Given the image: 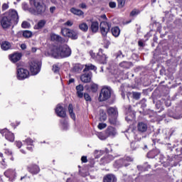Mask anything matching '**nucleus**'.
Wrapping results in <instances>:
<instances>
[{
    "instance_id": "1",
    "label": "nucleus",
    "mask_w": 182,
    "mask_h": 182,
    "mask_svg": "<svg viewBox=\"0 0 182 182\" xmlns=\"http://www.w3.org/2000/svg\"><path fill=\"white\" fill-rule=\"evenodd\" d=\"M19 16H18V12L15 10H10L6 16H4L1 21V25L4 29H8L11 28L12 23H18Z\"/></svg>"
},
{
    "instance_id": "2",
    "label": "nucleus",
    "mask_w": 182,
    "mask_h": 182,
    "mask_svg": "<svg viewBox=\"0 0 182 182\" xmlns=\"http://www.w3.org/2000/svg\"><path fill=\"white\" fill-rule=\"evenodd\" d=\"M51 55L55 59L69 58L72 55V49L67 44L60 45L52 50Z\"/></svg>"
},
{
    "instance_id": "3",
    "label": "nucleus",
    "mask_w": 182,
    "mask_h": 182,
    "mask_svg": "<svg viewBox=\"0 0 182 182\" xmlns=\"http://www.w3.org/2000/svg\"><path fill=\"white\" fill-rule=\"evenodd\" d=\"M111 96H112V88L109 87H105L101 90V92L99 96V100L100 102H105L106 100H108V99H110Z\"/></svg>"
},
{
    "instance_id": "4",
    "label": "nucleus",
    "mask_w": 182,
    "mask_h": 182,
    "mask_svg": "<svg viewBox=\"0 0 182 182\" xmlns=\"http://www.w3.org/2000/svg\"><path fill=\"white\" fill-rule=\"evenodd\" d=\"M61 33L65 38H71V39H77V33L68 28H62Z\"/></svg>"
},
{
    "instance_id": "5",
    "label": "nucleus",
    "mask_w": 182,
    "mask_h": 182,
    "mask_svg": "<svg viewBox=\"0 0 182 182\" xmlns=\"http://www.w3.org/2000/svg\"><path fill=\"white\" fill-rule=\"evenodd\" d=\"M41 71V62L33 61L30 64V72L32 75H38Z\"/></svg>"
},
{
    "instance_id": "6",
    "label": "nucleus",
    "mask_w": 182,
    "mask_h": 182,
    "mask_svg": "<svg viewBox=\"0 0 182 182\" xmlns=\"http://www.w3.org/2000/svg\"><path fill=\"white\" fill-rule=\"evenodd\" d=\"M29 77V71L25 68H18L17 69V79L18 80H23Z\"/></svg>"
},
{
    "instance_id": "7",
    "label": "nucleus",
    "mask_w": 182,
    "mask_h": 182,
    "mask_svg": "<svg viewBox=\"0 0 182 182\" xmlns=\"http://www.w3.org/2000/svg\"><path fill=\"white\" fill-rule=\"evenodd\" d=\"M33 5L38 15H42V14H44L45 11H46L45 6L41 3V0H34Z\"/></svg>"
},
{
    "instance_id": "8",
    "label": "nucleus",
    "mask_w": 182,
    "mask_h": 182,
    "mask_svg": "<svg viewBox=\"0 0 182 182\" xmlns=\"http://www.w3.org/2000/svg\"><path fill=\"white\" fill-rule=\"evenodd\" d=\"M102 36H106L110 30V24L106 21H102L100 25Z\"/></svg>"
},
{
    "instance_id": "9",
    "label": "nucleus",
    "mask_w": 182,
    "mask_h": 182,
    "mask_svg": "<svg viewBox=\"0 0 182 182\" xmlns=\"http://www.w3.org/2000/svg\"><path fill=\"white\" fill-rule=\"evenodd\" d=\"M0 133L3 136H5L6 140H9V141H14L15 140V136H14V134H12L6 129L1 130Z\"/></svg>"
},
{
    "instance_id": "10",
    "label": "nucleus",
    "mask_w": 182,
    "mask_h": 182,
    "mask_svg": "<svg viewBox=\"0 0 182 182\" xmlns=\"http://www.w3.org/2000/svg\"><path fill=\"white\" fill-rule=\"evenodd\" d=\"M4 176L9 178L10 181H14L16 178V172L15 169H8L4 172Z\"/></svg>"
},
{
    "instance_id": "11",
    "label": "nucleus",
    "mask_w": 182,
    "mask_h": 182,
    "mask_svg": "<svg viewBox=\"0 0 182 182\" xmlns=\"http://www.w3.org/2000/svg\"><path fill=\"white\" fill-rule=\"evenodd\" d=\"M55 113L58 117H66V109L62 107L60 105H58L55 108Z\"/></svg>"
},
{
    "instance_id": "12",
    "label": "nucleus",
    "mask_w": 182,
    "mask_h": 182,
    "mask_svg": "<svg viewBox=\"0 0 182 182\" xmlns=\"http://www.w3.org/2000/svg\"><path fill=\"white\" fill-rule=\"evenodd\" d=\"M51 41H55L56 42H60V43H67L68 39L60 37L59 35L55 33H51L50 35Z\"/></svg>"
},
{
    "instance_id": "13",
    "label": "nucleus",
    "mask_w": 182,
    "mask_h": 182,
    "mask_svg": "<svg viewBox=\"0 0 182 182\" xmlns=\"http://www.w3.org/2000/svg\"><path fill=\"white\" fill-rule=\"evenodd\" d=\"M81 82L83 83H89L92 80V73L88 72L81 75L80 77Z\"/></svg>"
},
{
    "instance_id": "14",
    "label": "nucleus",
    "mask_w": 182,
    "mask_h": 182,
    "mask_svg": "<svg viewBox=\"0 0 182 182\" xmlns=\"http://www.w3.org/2000/svg\"><path fill=\"white\" fill-rule=\"evenodd\" d=\"M105 134H107V137H114V135L117 134V132L114 127H108L105 130Z\"/></svg>"
},
{
    "instance_id": "15",
    "label": "nucleus",
    "mask_w": 182,
    "mask_h": 182,
    "mask_svg": "<svg viewBox=\"0 0 182 182\" xmlns=\"http://www.w3.org/2000/svg\"><path fill=\"white\" fill-rule=\"evenodd\" d=\"M28 171L31 174H38L41 171V168L37 165H30L28 167Z\"/></svg>"
},
{
    "instance_id": "16",
    "label": "nucleus",
    "mask_w": 182,
    "mask_h": 182,
    "mask_svg": "<svg viewBox=\"0 0 182 182\" xmlns=\"http://www.w3.org/2000/svg\"><path fill=\"white\" fill-rule=\"evenodd\" d=\"M104 182H117V178L113 174H107L104 176Z\"/></svg>"
},
{
    "instance_id": "17",
    "label": "nucleus",
    "mask_w": 182,
    "mask_h": 182,
    "mask_svg": "<svg viewBox=\"0 0 182 182\" xmlns=\"http://www.w3.org/2000/svg\"><path fill=\"white\" fill-rule=\"evenodd\" d=\"M97 58L100 60L101 63H106L107 57L106 56V55L103 54V50L102 48L99 50V53Z\"/></svg>"
},
{
    "instance_id": "18",
    "label": "nucleus",
    "mask_w": 182,
    "mask_h": 182,
    "mask_svg": "<svg viewBox=\"0 0 182 182\" xmlns=\"http://www.w3.org/2000/svg\"><path fill=\"white\" fill-rule=\"evenodd\" d=\"M137 130L141 133H144L147 132V124L144 122H139L137 124Z\"/></svg>"
},
{
    "instance_id": "19",
    "label": "nucleus",
    "mask_w": 182,
    "mask_h": 182,
    "mask_svg": "<svg viewBox=\"0 0 182 182\" xmlns=\"http://www.w3.org/2000/svg\"><path fill=\"white\" fill-rule=\"evenodd\" d=\"M75 89L77 91V97H80V99H82V97H83V90H85L83 85H77Z\"/></svg>"
},
{
    "instance_id": "20",
    "label": "nucleus",
    "mask_w": 182,
    "mask_h": 182,
    "mask_svg": "<svg viewBox=\"0 0 182 182\" xmlns=\"http://www.w3.org/2000/svg\"><path fill=\"white\" fill-rule=\"evenodd\" d=\"M107 114L109 116L117 117V108L112 107L107 108Z\"/></svg>"
},
{
    "instance_id": "21",
    "label": "nucleus",
    "mask_w": 182,
    "mask_h": 182,
    "mask_svg": "<svg viewBox=\"0 0 182 182\" xmlns=\"http://www.w3.org/2000/svg\"><path fill=\"white\" fill-rule=\"evenodd\" d=\"M21 57H22V55H21V53H16L11 55L10 60H11V62L15 63L18 62V60H20Z\"/></svg>"
},
{
    "instance_id": "22",
    "label": "nucleus",
    "mask_w": 182,
    "mask_h": 182,
    "mask_svg": "<svg viewBox=\"0 0 182 182\" xmlns=\"http://www.w3.org/2000/svg\"><path fill=\"white\" fill-rule=\"evenodd\" d=\"M1 46L3 50H8L9 49H11L12 44H11L9 41H3L1 44Z\"/></svg>"
},
{
    "instance_id": "23",
    "label": "nucleus",
    "mask_w": 182,
    "mask_h": 182,
    "mask_svg": "<svg viewBox=\"0 0 182 182\" xmlns=\"http://www.w3.org/2000/svg\"><path fill=\"white\" fill-rule=\"evenodd\" d=\"M45 25H46V21L41 20L38 22L37 25L34 26V29H42Z\"/></svg>"
},
{
    "instance_id": "24",
    "label": "nucleus",
    "mask_w": 182,
    "mask_h": 182,
    "mask_svg": "<svg viewBox=\"0 0 182 182\" xmlns=\"http://www.w3.org/2000/svg\"><path fill=\"white\" fill-rule=\"evenodd\" d=\"M112 33L114 38H118V36L120 35V28H119L117 26L112 28Z\"/></svg>"
},
{
    "instance_id": "25",
    "label": "nucleus",
    "mask_w": 182,
    "mask_h": 182,
    "mask_svg": "<svg viewBox=\"0 0 182 182\" xmlns=\"http://www.w3.org/2000/svg\"><path fill=\"white\" fill-rule=\"evenodd\" d=\"M70 13L77 15V16H82V15H83V11L75 8H71Z\"/></svg>"
},
{
    "instance_id": "26",
    "label": "nucleus",
    "mask_w": 182,
    "mask_h": 182,
    "mask_svg": "<svg viewBox=\"0 0 182 182\" xmlns=\"http://www.w3.org/2000/svg\"><path fill=\"white\" fill-rule=\"evenodd\" d=\"M68 112L71 119H73V120H76V115L73 113V105L71 104L68 106Z\"/></svg>"
},
{
    "instance_id": "27",
    "label": "nucleus",
    "mask_w": 182,
    "mask_h": 182,
    "mask_svg": "<svg viewBox=\"0 0 182 182\" xmlns=\"http://www.w3.org/2000/svg\"><path fill=\"white\" fill-rule=\"evenodd\" d=\"M92 32L96 33L99 31V23L97 21H94L91 24Z\"/></svg>"
},
{
    "instance_id": "28",
    "label": "nucleus",
    "mask_w": 182,
    "mask_h": 182,
    "mask_svg": "<svg viewBox=\"0 0 182 182\" xmlns=\"http://www.w3.org/2000/svg\"><path fill=\"white\" fill-rule=\"evenodd\" d=\"M107 119V115L106 114V112L103 110L101 109L100 111V122H105Z\"/></svg>"
},
{
    "instance_id": "29",
    "label": "nucleus",
    "mask_w": 182,
    "mask_h": 182,
    "mask_svg": "<svg viewBox=\"0 0 182 182\" xmlns=\"http://www.w3.org/2000/svg\"><path fill=\"white\" fill-rule=\"evenodd\" d=\"M79 28L80 29V31H82V32H87L89 26H87V23H82L79 25Z\"/></svg>"
},
{
    "instance_id": "30",
    "label": "nucleus",
    "mask_w": 182,
    "mask_h": 182,
    "mask_svg": "<svg viewBox=\"0 0 182 182\" xmlns=\"http://www.w3.org/2000/svg\"><path fill=\"white\" fill-rule=\"evenodd\" d=\"M82 70L83 65L82 64H76L73 68L74 72H77V73H79V72H82Z\"/></svg>"
},
{
    "instance_id": "31",
    "label": "nucleus",
    "mask_w": 182,
    "mask_h": 182,
    "mask_svg": "<svg viewBox=\"0 0 182 182\" xmlns=\"http://www.w3.org/2000/svg\"><path fill=\"white\" fill-rule=\"evenodd\" d=\"M95 68L96 67L92 64L85 65V68L83 70V72H89V70H95Z\"/></svg>"
},
{
    "instance_id": "32",
    "label": "nucleus",
    "mask_w": 182,
    "mask_h": 182,
    "mask_svg": "<svg viewBox=\"0 0 182 182\" xmlns=\"http://www.w3.org/2000/svg\"><path fill=\"white\" fill-rule=\"evenodd\" d=\"M133 161V158L130 157V156H127L125 158V159L124 160L123 162V166H125V167H127V166H129L130 164H129V162Z\"/></svg>"
},
{
    "instance_id": "33",
    "label": "nucleus",
    "mask_w": 182,
    "mask_h": 182,
    "mask_svg": "<svg viewBox=\"0 0 182 182\" xmlns=\"http://www.w3.org/2000/svg\"><path fill=\"white\" fill-rule=\"evenodd\" d=\"M131 63L127 61H124L122 62L121 63H119V66H121V68H124V69H129V68H130L131 66Z\"/></svg>"
},
{
    "instance_id": "34",
    "label": "nucleus",
    "mask_w": 182,
    "mask_h": 182,
    "mask_svg": "<svg viewBox=\"0 0 182 182\" xmlns=\"http://www.w3.org/2000/svg\"><path fill=\"white\" fill-rule=\"evenodd\" d=\"M97 137L100 139V140H106V139H107V134L105 133L104 134L103 132H100L97 134Z\"/></svg>"
},
{
    "instance_id": "35",
    "label": "nucleus",
    "mask_w": 182,
    "mask_h": 182,
    "mask_svg": "<svg viewBox=\"0 0 182 182\" xmlns=\"http://www.w3.org/2000/svg\"><path fill=\"white\" fill-rule=\"evenodd\" d=\"M132 97H133V99H135V100H139V99H140V97H141V93L137 92H133Z\"/></svg>"
},
{
    "instance_id": "36",
    "label": "nucleus",
    "mask_w": 182,
    "mask_h": 182,
    "mask_svg": "<svg viewBox=\"0 0 182 182\" xmlns=\"http://www.w3.org/2000/svg\"><path fill=\"white\" fill-rule=\"evenodd\" d=\"M23 36L24 38H31L32 37V32L29 31H24L23 32Z\"/></svg>"
},
{
    "instance_id": "37",
    "label": "nucleus",
    "mask_w": 182,
    "mask_h": 182,
    "mask_svg": "<svg viewBox=\"0 0 182 182\" xmlns=\"http://www.w3.org/2000/svg\"><path fill=\"white\" fill-rule=\"evenodd\" d=\"M117 117H110V118L109 119L110 124H116V123H117Z\"/></svg>"
},
{
    "instance_id": "38",
    "label": "nucleus",
    "mask_w": 182,
    "mask_h": 182,
    "mask_svg": "<svg viewBox=\"0 0 182 182\" xmlns=\"http://www.w3.org/2000/svg\"><path fill=\"white\" fill-rule=\"evenodd\" d=\"M97 127L100 130H103V129H106V127H107V124H106V123H100L97 125Z\"/></svg>"
},
{
    "instance_id": "39",
    "label": "nucleus",
    "mask_w": 182,
    "mask_h": 182,
    "mask_svg": "<svg viewBox=\"0 0 182 182\" xmlns=\"http://www.w3.org/2000/svg\"><path fill=\"white\" fill-rule=\"evenodd\" d=\"M90 89L92 92H97L98 86L96 84H91Z\"/></svg>"
},
{
    "instance_id": "40",
    "label": "nucleus",
    "mask_w": 182,
    "mask_h": 182,
    "mask_svg": "<svg viewBox=\"0 0 182 182\" xmlns=\"http://www.w3.org/2000/svg\"><path fill=\"white\" fill-rule=\"evenodd\" d=\"M29 26H31V24L27 21H23L21 24V27L24 29L29 28Z\"/></svg>"
},
{
    "instance_id": "41",
    "label": "nucleus",
    "mask_w": 182,
    "mask_h": 182,
    "mask_svg": "<svg viewBox=\"0 0 182 182\" xmlns=\"http://www.w3.org/2000/svg\"><path fill=\"white\" fill-rule=\"evenodd\" d=\"M24 141L27 146H32V144H33V140L30 138L26 139Z\"/></svg>"
},
{
    "instance_id": "42",
    "label": "nucleus",
    "mask_w": 182,
    "mask_h": 182,
    "mask_svg": "<svg viewBox=\"0 0 182 182\" xmlns=\"http://www.w3.org/2000/svg\"><path fill=\"white\" fill-rule=\"evenodd\" d=\"M140 14V11L137 10V9H134L130 15L131 16H136V15H139Z\"/></svg>"
},
{
    "instance_id": "43",
    "label": "nucleus",
    "mask_w": 182,
    "mask_h": 182,
    "mask_svg": "<svg viewBox=\"0 0 182 182\" xmlns=\"http://www.w3.org/2000/svg\"><path fill=\"white\" fill-rule=\"evenodd\" d=\"M84 99L86 100V102H92V97H90V95L87 93L84 94Z\"/></svg>"
},
{
    "instance_id": "44",
    "label": "nucleus",
    "mask_w": 182,
    "mask_h": 182,
    "mask_svg": "<svg viewBox=\"0 0 182 182\" xmlns=\"http://www.w3.org/2000/svg\"><path fill=\"white\" fill-rule=\"evenodd\" d=\"M118 5L119 8H123L124 6V4L126 3V0H117Z\"/></svg>"
},
{
    "instance_id": "45",
    "label": "nucleus",
    "mask_w": 182,
    "mask_h": 182,
    "mask_svg": "<svg viewBox=\"0 0 182 182\" xmlns=\"http://www.w3.org/2000/svg\"><path fill=\"white\" fill-rule=\"evenodd\" d=\"M53 71L54 73H58L59 72V67L57 65H53Z\"/></svg>"
},
{
    "instance_id": "46",
    "label": "nucleus",
    "mask_w": 182,
    "mask_h": 182,
    "mask_svg": "<svg viewBox=\"0 0 182 182\" xmlns=\"http://www.w3.org/2000/svg\"><path fill=\"white\" fill-rule=\"evenodd\" d=\"M117 58H124V55H123V53L122 51H118L117 53Z\"/></svg>"
},
{
    "instance_id": "47",
    "label": "nucleus",
    "mask_w": 182,
    "mask_h": 182,
    "mask_svg": "<svg viewBox=\"0 0 182 182\" xmlns=\"http://www.w3.org/2000/svg\"><path fill=\"white\" fill-rule=\"evenodd\" d=\"M8 8H9V6H8L7 4H4L2 6V9L3 11H6V9H8Z\"/></svg>"
},
{
    "instance_id": "48",
    "label": "nucleus",
    "mask_w": 182,
    "mask_h": 182,
    "mask_svg": "<svg viewBox=\"0 0 182 182\" xmlns=\"http://www.w3.org/2000/svg\"><path fill=\"white\" fill-rule=\"evenodd\" d=\"M81 161H82V163H87V157H86V156H82V158H81Z\"/></svg>"
},
{
    "instance_id": "49",
    "label": "nucleus",
    "mask_w": 182,
    "mask_h": 182,
    "mask_svg": "<svg viewBox=\"0 0 182 182\" xmlns=\"http://www.w3.org/2000/svg\"><path fill=\"white\" fill-rule=\"evenodd\" d=\"M55 11H56V7L55 6L50 7V14H53V12H55Z\"/></svg>"
},
{
    "instance_id": "50",
    "label": "nucleus",
    "mask_w": 182,
    "mask_h": 182,
    "mask_svg": "<svg viewBox=\"0 0 182 182\" xmlns=\"http://www.w3.org/2000/svg\"><path fill=\"white\" fill-rule=\"evenodd\" d=\"M16 146H17V147H18V149H21V147H22V142H21V141H16Z\"/></svg>"
},
{
    "instance_id": "51",
    "label": "nucleus",
    "mask_w": 182,
    "mask_h": 182,
    "mask_svg": "<svg viewBox=\"0 0 182 182\" xmlns=\"http://www.w3.org/2000/svg\"><path fill=\"white\" fill-rule=\"evenodd\" d=\"M51 2L53 4V5H55V6H59V2L57 0H51Z\"/></svg>"
},
{
    "instance_id": "52",
    "label": "nucleus",
    "mask_w": 182,
    "mask_h": 182,
    "mask_svg": "<svg viewBox=\"0 0 182 182\" xmlns=\"http://www.w3.org/2000/svg\"><path fill=\"white\" fill-rule=\"evenodd\" d=\"M5 154H7V156H11V154H12V151L9 149H6Z\"/></svg>"
},
{
    "instance_id": "53",
    "label": "nucleus",
    "mask_w": 182,
    "mask_h": 182,
    "mask_svg": "<svg viewBox=\"0 0 182 182\" xmlns=\"http://www.w3.org/2000/svg\"><path fill=\"white\" fill-rule=\"evenodd\" d=\"M81 176H82V177H86L87 176H89V172L88 171L81 172Z\"/></svg>"
},
{
    "instance_id": "54",
    "label": "nucleus",
    "mask_w": 182,
    "mask_h": 182,
    "mask_svg": "<svg viewBox=\"0 0 182 182\" xmlns=\"http://www.w3.org/2000/svg\"><path fill=\"white\" fill-rule=\"evenodd\" d=\"M65 25H67V26H72V25H73V23H72V21H68L66 23H65Z\"/></svg>"
},
{
    "instance_id": "55",
    "label": "nucleus",
    "mask_w": 182,
    "mask_h": 182,
    "mask_svg": "<svg viewBox=\"0 0 182 182\" xmlns=\"http://www.w3.org/2000/svg\"><path fill=\"white\" fill-rule=\"evenodd\" d=\"M110 8H116V4L114 2H109Z\"/></svg>"
},
{
    "instance_id": "56",
    "label": "nucleus",
    "mask_w": 182,
    "mask_h": 182,
    "mask_svg": "<svg viewBox=\"0 0 182 182\" xmlns=\"http://www.w3.org/2000/svg\"><path fill=\"white\" fill-rule=\"evenodd\" d=\"M21 48L23 50H25V49H26V44L25 43L21 44Z\"/></svg>"
},
{
    "instance_id": "57",
    "label": "nucleus",
    "mask_w": 182,
    "mask_h": 182,
    "mask_svg": "<svg viewBox=\"0 0 182 182\" xmlns=\"http://www.w3.org/2000/svg\"><path fill=\"white\" fill-rule=\"evenodd\" d=\"M80 8H82V9H86V4L83 3L80 4Z\"/></svg>"
},
{
    "instance_id": "58",
    "label": "nucleus",
    "mask_w": 182,
    "mask_h": 182,
    "mask_svg": "<svg viewBox=\"0 0 182 182\" xmlns=\"http://www.w3.org/2000/svg\"><path fill=\"white\" fill-rule=\"evenodd\" d=\"M138 45L139 46H141V48H143L144 46V43H142V41H139L138 42Z\"/></svg>"
},
{
    "instance_id": "59",
    "label": "nucleus",
    "mask_w": 182,
    "mask_h": 182,
    "mask_svg": "<svg viewBox=\"0 0 182 182\" xmlns=\"http://www.w3.org/2000/svg\"><path fill=\"white\" fill-rule=\"evenodd\" d=\"M66 182H75V180L72 178H68L66 181Z\"/></svg>"
},
{
    "instance_id": "60",
    "label": "nucleus",
    "mask_w": 182,
    "mask_h": 182,
    "mask_svg": "<svg viewBox=\"0 0 182 182\" xmlns=\"http://www.w3.org/2000/svg\"><path fill=\"white\" fill-rule=\"evenodd\" d=\"M73 82H75V79L71 78V79L69 80L68 83H69V85H70V83H73Z\"/></svg>"
},
{
    "instance_id": "61",
    "label": "nucleus",
    "mask_w": 182,
    "mask_h": 182,
    "mask_svg": "<svg viewBox=\"0 0 182 182\" xmlns=\"http://www.w3.org/2000/svg\"><path fill=\"white\" fill-rule=\"evenodd\" d=\"M36 50H37V49H36V48H35V47H33V48H31V51L33 52V53H35V52H36Z\"/></svg>"
},
{
    "instance_id": "62",
    "label": "nucleus",
    "mask_w": 182,
    "mask_h": 182,
    "mask_svg": "<svg viewBox=\"0 0 182 182\" xmlns=\"http://www.w3.org/2000/svg\"><path fill=\"white\" fill-rule=\"evenodd\" d=\"M27 149L29 150L30 151H32V150H33V148L32 146H28Z\"/></svg>"
},
{
    "instance_id": "63",
    "label": "nucleus",
    "mask_w": 182,
    "mask_h": 182,
    "mask_svg": "<svg viewBox=\"0 0 182 182\" xmlns=\"http://www.w3.org/2000/svg\"><path fill=\"white\" fill-rule=\"evenodd\" d=\"M1 164L3 166H4V167H6V164H5V161L4 160L2 161Z\"/></svg>"
},
{
    "instance_id": "64",
    "label": "nucleus",
    "mask_w": 182,
    "mask_h": 182,
    "mask_svg": "<svg viewBox=\"0 0 182 182\" xmlns=\"http://www.w3.org/2000/svg\"><path fill=\"white\" fill-rule=\"evenodd\" d=\"M182 114L177 116L176 117H174V119H181Z\"/></svg>"
}]
</instances>
